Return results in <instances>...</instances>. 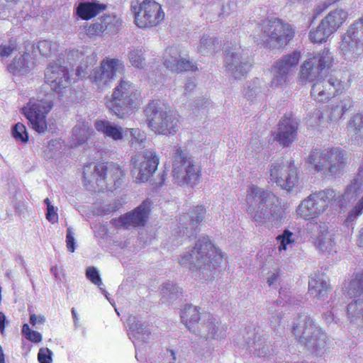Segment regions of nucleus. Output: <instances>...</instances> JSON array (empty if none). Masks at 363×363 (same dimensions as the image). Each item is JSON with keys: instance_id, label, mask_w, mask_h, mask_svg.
Wrapping results in <instances>:
<instances>
[{"instance_id": "nucleus-19", "label": "nucleus", "mask_w": 363, "mask_h": 363, "mask_svg": "<svg viewBox=\"0 0 363 363\" xmlns=\"http://www.w3.org/2000/svg\"><path fill=\"white\" fill-rule=\"evenodd\" d=\"M298 123L292 118L284 117L279 123L277 133H274V138L281 146H289L296 140Z\"/></svg>"}, {"instance_id": "nucleus-15", "label": "nucleus", "mask_w": 363, "mask_h": 363, "mask_svg": "<svg viewBox=\"0 0 363 363\" xmlns=\"http://www.w3.org/2000/svg\"><path fill=\"white\" fill-rule=\"evenodd\" d=\"M270 177L273 182L286 191H291L298 183V169L291 162L273 166Z\"/></svg>"}, {"instance_id": "nucleus-27", "label": "nucleus", "mask_w": 363, "mask_h": 363, "mask_svg": "<svg viewBox=\"0 0 363 363\" xmlns=\"http://www.w3.org/2000/svg\"><path fill=\"white\" fill-rule=\"evenodd\" d=\"M347 18L348 13L345 10L335 9L322 19L323 25H325L334 33L344 24Z\"/></svg>"}, {"instance_id": "nucleus-30", "label": "nucleus", "mask_w": 363, "mask_h": 363, "mask_svg": "<svg viewBox=\"0 0 363 363\" xmlns=\"http://www.w3.org/2000/svg\"><path fill=\"white\" fill-rule=\"evenodd\" d=\"M34 66V61L29 53H25L18 57H15L13 62L9 65V70L13 74H26Z\"/></svg>"}, {"instance_id": "nucleus-21", "label": "nucleus", "mask_w": 363, "mask_h": 363, "mask_svg": "<svg viewBox=\"0 0 363 363\" xmlns=\"http://www.w3.org/2000/svg\"><path fill=\"white\" fill-rule=\"evenodd\" d=\"M121 25L120 19L114 15H104L86 28L89 36L100 35L104 31H116Z\"/></svg>"}, {"instance_id": "nucleus-4", "label": "nucleus", "mask_w": 363, "mask_h": 363, "mask_svg": "<svg viewBox=\"0 0 363 363\" xmlns=\"http://www.w3.org/2000/svg\"><path fill=\"white\" fill-rule=\"evenodd\" d=\"M333 61V53L326 48L311 55L301 66L300 81L303 84L315 81L331 68Z\"/></svg>"}, {"instance_id": "nucleus-42", "label": "nucleus", "mask_w": 363, "mask_h": 363, "mask_svg": "<svg viewBox=\"0 0 363 363\" xmlns=\"http://www.w3.org/2000/svg\"><path fill=\"white\" fill-rule=\"evenodd\" d=\"M128 60L132 66L143 69L145 65V60L141 49H133L128 52Z\"/></svg>"}, {"instance_id": "nucleus-63", "label": "nucleus", "mask_w": 363, "mask_h": 363, "mask_svg": "<svg viewBox=\"0 0 363 363\" xmlns=\"http://www.w3.org/2000/svg\"><path fill=\"white\" fill-rule=\"evenodd\" d=\"M358 242L359 245L363 247V228L360 230Z\"/></svg>"}, {"instance_id": "nucleus-28", "label": "nucleus", "mask_w": 363, "mask_h": 363, "mask_svg": "<svg viewBox=\"0 0 363 363\" xmlns=\"http://www.w3.org/2000/svg\"><path fill=\"white\" fill-rule=\"evenodd\" d=\"M335 196V192L332 189H326L311 194L314 206L315 208H318L319 216L326 211L333 201H336Z\"/></svg>"}, {"instance_id": "nucleus-39", "label": "nucleus", "mask_w": 363, "mask_h": 363, "mask_svg": "<svg viewBox=\"0 0 363 363\" xmlns=\"http://www.w3.org/2000/svg\"><path fill=\"white\" fill-rule=\"evenodd\" d=\"M348 131L363 141V113H357L350 118Z\"/></svg>"}, {"instance_id": "nucleus-26", "label": "nucleus", "mask_w": 363, "mask_h": 363, "mask_svg": "<svg viewBox=\"0 0 363 363\" xmlns=\"http://www.w3.org/2000/svg\"><path fill=\"white\" fill-rule=\"evenodd\" d=\"M352 106L353 101L349 96L333 101L328 106V118L330 121H338Z\"/></svg>"}, {"instance_id": "nucleus-33", "label": "nucleus", "mask_w": 363, "mask_h": 363, "mask_svg": "<svg viewBox=\"0 0 363 363\" xmlns=\"http://www.w3.org/2000/svg\"><path fill=\"white\" fill-rule=\"evenodd\" d=\"M317 209L310 195L298 205L296 213L299 218L304 220L313 219L319 216Z\"/></svg>"}, {"instance_id": "nucleus-56", "label": "nucleus", "mask_w": 363, "mask_h": 363, "mask_svg": "<svg viewBox=\"0 0 363 363\" xmlns=\"http://www.w3.org/2000/svg\"><path fill=\"white\" fill-rule=\"evenodd\" d=\"M14 47L11 45L0 46V56L9 57L13 52Z\"/></svg>"}, {"instance_id": "nucleus-20", "label": "nucleus", "mask_w": 363, "mask_h": 363, "mask_svg": "<svg viewBox=\"0 0 363 363\" xmlns=\"http://www.w3.org/2000/svg\"><path fill=\"white\" fill-rule=\"evenodd\" d=\"M340 50L345 60L356 62L363 56V42L344 33L340 44Z\"/></svg>"}, {"instance_id": "nucleus-29", "label": "nucleus", "mask_w": 363, "mask_h": 363, "mask_svg": "<svg viewBox=\"0 0 363 363\" xmlns=\"http://www.w3.org/2000/svg\"><path fill=\"white\" fill-rule=\"evenodd\" d=\"M345 155L340 147L320 146L312 150L308 159H342Z\"/></svg>"}, {"instance_id": "nucleus-5", "label": "nucleus", "mask_w": 363, "mask_h": 363, "mask_svg": "<svg viewBox=\"0 0 363 363\" xmlns=\"http://www.w3.org/2000/svg\"><path fill=\"white\" fill-rule=\"evenodd\" d=\"M145 113L148 125L154 132L170 135L178 130V119L169 110L157 106L154 103L150 104Z\"/></svg>"}, {"instance_id": "nucleus-64", "label": "nucleus", "mask_w": 363, "mask_h": 363, "mask_svg": "<svg viewBox=\"0 0 363 363\" xmlns=\"http://www.w3.org/2000/svg\"><path fill=\"white\" fill-rule=\"evenodd\" d=\"M0 363H5L4 354L1 346L0 345Z\"/></svg>"}, {"instance_id": "nucleus-62", "label": "nucleus", "mask_w": 363, "mask_h": 363, "mask_svg": "<svg viewBox=\"0 0 363 363\" xmlns=\"http://www.w3.org/2000/svg\"><path fill=\"white\" fill-rule=\"evenodd\" d=\"M278 278V274H273L267 280L268 284L272 285Z\"/></svg>"}, {"instance_id": "nucleus-53", "label": "nucleus", "mask_w": 363, "mask_h": 363, "mask_svg": "<svg viewBox=\"0 0 363 363\" xmlns=\"http://www.w3.org/2000/svg\"><path fill=\"white\" fill-rule=\"evenodd\" d=\"M66 244L68 251L74 252L75 250V240L71 228H68L67 230Z\"/></svg>"}, {"instance_id": "nucleus-12", "label": "nucleus", "mask_w": 363, "mask_h": 363, "mask_svg": "<svg viewBox=\"0 0 363 363\" xmlns=\"http://www.w3.org/2000/svg\"><path fill=\"white\" fill-rule=\"evenodd\" d=\"M151 202L144 201L139 206L130 212L126 213L118 218L111 220V223L116 228L128 229L130 227L143 226L150 211Z\"/></svg>"}, {"instance_id": "nucleus-37", "label": "nucleus", "mask_w": 363, "mask_h": 363, "mask_svg": "<svg viewBox=\"0 0 363 363\" xmlns=\"http://www.w3.org/2000/svg\"><path fill=\"white\" fill-rule=\"evenodd\" d=\"M68 60H84L89 64L95 61L94 52L88 48H82L81 49L72 50L68 54Z\"/></svg>"}, {"instance_id": "nucleus-36", "label": "nucleus", "mask_w": 363, "mask_h": 363, "mask_svg": "<svg viewBox=\"0 0 363 363\" xmlns=\"http://www.w3.org/2000/svg\"><path fill=\"white\" fill-rule=\"evenodd\" d=\"M332 34L333 32L325 25H323L321 21L318 27L311 30L309 38L314 43H322L325 42Z\"/></svg>"}, {"instance_id": "nucleus-14", "label": "nucleus", "mask_w": 363, "mask_h": 363, "mask_svg": "<svg viewBox=\"0 0 363 363\" xmlns=\"http://www.w3.org/2000/svg\"><path fill=\"white\" fill-rule=\"evenodd\" d=\"M300 57V52L294 51L277 62L272 70L273 77L270 84L271 87L274 89L283 88L287 84L290 70L297 65Z\"/></svg>"}, {"instance_id": "nucleus-49", "label": "nucleus", "mask_w": 363, "mask_h": 363, "mask_svg": "<svg viewBox=\"0 0 363 363\" xmlns=\"http://www.w3.org/2000/svg\"><path fill=\"white\" fill-rule=\"evenodd\" d=\"M236 9V3L234 0H224L220 16L227 17L233 13Z\"/></svg>"}, {"instance_id": "nucleus-1", "label": "nucleus", "mask_w": 363, "mask_h": 363, "mask_svg": "<svg viewBox=\"0 0 363 363\" xmlns=\"http://www.w3.org/2000/svg\"><path fill=\"white\" fill-rule=\"evenodd\" d=\"M52 107V94L40 90L22 108V113L33 130L39 134H44L48 130L46 117Z\"/></svg>"}, {"instance_id": "nucleus-61", "label": "nucleus", "mask_w": 363, "mask_h": 363, "mask_svg": "<svg viewBox=\"0 0 363 363\" xmlns=\"http://www.w3.org/2000/svg\"><path fill=\"white\" fill-rule=\"evenodd\" d=\"M309 165H311V169L314 172H320L323 169L322 165H318L317 164H313L312 160H308Z\"/></svg>"}, {"instance_id": "nucleus-8", "label": "nucleus", "mask_w": 363, "mask_h": 363, "mask_svg": "<svg viewBox=\"0 0 363 363\" xmlns=\"http://www.w3.org/2000/svg\"><path fill=\"white\" fill-rule=\"evenodd\" d=\"M125 65L118 59H104L88 76L91 83L98 89L108 88L114 80L116 73L124 72Z\"/></svg>"}, {"instance_id": "nucleus-45", "label": "nucleus", "mask_w": 363, "mask_h": 363, "mask_svg": "<svg viewBox=\"0 0 363 363\" xmlns=\"http://www.w3.org/2000/svg\"><path fill=\"white\" fill-rule=\"evenodd\" d=\"M330 289L329 285L326 281L317 280L316 279L311 278L308 284V291L312 294L315 293V296L320 297L323 292L327 291Z\"/></svg>"}, {"instance_id": "nucleus-57", "label": "nucleus", "mask_w": 363, "mask_h": 363, "mask_svg": "<svg viewBox=\"0 0 363 363\" xmlns=\"http://www.w3.org/2000/svg\"><path fill=\"white\" fill-rule=\"evenodd\" d=\"M88 65H79L77 70H76V74L79 78H84L88 75Z\"/></svg>"}, {"instance_id": "nucleus-38", "label": "nucleus", "mask_w": 363, "mask_h": 363, "mask_svg": "<svg viewBox=\"0 0 363 363\" xmlns=\"http://www.w3.org/2000/svg\"><path fill=\"white\" fill-rule=\"evenodd\" d=\"M219 48L218 41L213 37L203 35L198 46V51L203 55L213 54Z\"/></svg>"}, {"instance_id": "nucleus-10", "label": "nucleus", "mask_w": 363, "mask_h": 363, "mask_svg": "<svg viewBox=\"0 0 363 363\" xmlns=\"http://www.w3.org/2000/svg\"><path fill=\"white\" fill-rule=\"evenodd\" d=\"M292 333L298 342L311 345L316 350L319 340L324 336L323 330L308 315L299 316V323L292 328Z\"/></svg>"}, {"instance_id": "nucleus-58", "label": "nucleus", "mask_w": 363, "mask_h": 363, "mask_svg": "<svg viewBox=\"0 0 363 363\" xmlns=\"http://www.w3.org/2000/svg\"><path fill=\"white\" fill-rule=\"evenodd\" d=\"M6 320L5 314L3 312H0V333L1 335L4 334Z\"/></svg>"}, {"instance_id": "nucleus-24", "label": "nucleus", "mask_w": 363, "mask_h": 363, "mask_svg": "<svg viewBox=\"0 0 363 363\" xmlns=\"http://www.w3.org/2000/svg\"><path fill=\"white\" fill-rule=\"evenodd\" d=\"M106 8L105 4L94 0L82 1L77 7V14L83 20H89L103 12Z\"/></svg>"}, {"instance_id": "nucleus-46", "label": "nucleus", "mask_w": 363, "mask_h": 363, "mask_svg": "<svg viewBox=\"0 0 363 363\" xmlns=\"http://www.w3.org/2000/svg\"><path fill=\"white\" fill-rule=\"evenodd\" d=\"M21 333L26 340L33 343L38 344L43 340L42 335L38 331L31 330L28 323L23 324Z\"/></svg>"}, {"instance_id": "nucleus-23", "label": "nucleus", "mask_w": 363, "mask_h": 363, "mask_svg": "<svg viewBox=\"0 0 363 363\" xmlns=\"http://www.w3.org/2000/svg\"><path fill=\"white\" fill-rule=\"evenodd\" d=\"M270 196V193L267 192L265 191H259V189L255 186L251 185L249 187L247 195V202L249 204V206L247 209V212L250 214H252V206L253 203H258L259 206L266 203L267 199ZM262 211H257L255 215H252L254 220L256 221H262L263 216L262 215Z\"/></svg>"}, {"instance_id": "nucleus-11", "label": "nucleus", "mask_w": 363, "mask_h": 363, "mask_svg": "<svg viewBox=\"0 0 363 363\" xmlns=\"http://www.w3.org/2000/svg\"><path fill=\"white\" fill-rule=\"evenodd\" d=\"M311 88V96L318 102L328 101L332 97L342 94L345 89L344 82L333 76L325 79L322 76L315 79Z\"/></svg>"}, {"instance_id": "nucleus-16", "label": "nucleus", "mask_w": 363, "mask_h": 363, "mask_svg": "<svg viewBox=\"0 0 363 363\" xmlns=\"http://www.w3.org/2000/svg\"><path fill=\"white\" fill-rule=\"evenodd\" d=\"M164 65L172 72H195L198 69L196 65L189 59L182 57L178 48H168L163 57Z\"/></svg>"}, {"instance_id": "nucleus-59", "label": "nucleus", "mask_w": 363, "mask_h": 363, "mask_svg": "<svg viewBox=\"0 0 363 363\" xmlns=\"http://www.w3.org/2000/svg\"><path fill=\"white\" fill-rule=\"evenodd\" d=\"M196 86V84L194 80L191 79H187L186 82L185 83L184 89L186 91H190L193 90Z\"/></svg>"}, {"instance_id": "nucleus-9", "label": "nucleus", "mask_w": 363, "mask_h": 363, "mask_svg": "<svg viewBox=\"0 0 363 363\" xmlns=\"http://www.w3.org/2000/svg\"><path fill=\"white\" fill-rule=\"evenodd\" d=\"M83 175L85 181L90 182L91 177H93L96 183L106 180L107 184L113 182L114 187L116 188L121 184L125 173L120 167L114 164L107 167L104 162H100L96 164L90 162L85 165Z\"/></svg>"}, {"instance_id": "nucleus-32", "label": "nucleus", "mask_w": 363, "mask_h": 363, "mask_svg": "<svg viewBox=\"0 0 363 363\" xmlns=\"http://www.w3.org/2000/svg\"><path fill=\"white\" fill-rule=\"evenodd\" d=\"M137 160H135L134 166H137ZM159 160H142L139 164V172L136 177L137 182H145L153 174L157 169Z\"/></svg>"}, {"instance_id": "nucleus-2", "label": "nucleus", "mask_w": 363, "mask_h": 363, "mask_svg": "<svg viewBox=\"0 0 363 363\" xmlns=\"http://www.w3.org/2000/svg\"><path fill=\"white\" fill-rule=\"evenodd\" d=\"M141 104L139 91L130 81L121 79L115 88L111 99L107 102V106L118 117L124 118L133 108Z\"/></svg>"}, {"instance_id": "nucleus-25", "label": "nucleus", "mask_w": 363, "mask_h": 363, "mask_svg": "<svg viewBox=\"0 0 363 363\" xmlns=\"http://www.w3.org/2000/svg\"><path fill=\"white\" fill-rule=\"evenodd\" d=\"M93 129L89 122L79 121L74 126L72 133V145L79 147L84 144L92 135Z\"/></svg>"}, {"instance_id": "nucleus-44", "label": "nucleus", "mask_w": 363, "mask_h": 363, "mask_svg": "<svg viewBox=\"0 0 363 363\" xmlns=\"http://www.w3.org/2000/svg\"><path fill=\"white\" fill-rule=\"evenodd\" d=\"M11 135L16 142L26 143L28 140V134L26 126L21 123H17L11 130Z\"/></svg>"}, {"instance_id": "nucleus-35", "label": "nucleus", "mask_w": 363, "mask_h": 363, "mask_svg": "<svg viewBox=\"0 0 363 363\" xmlns=\"http://www.w3.org/2000/svg\"><path fill=\"white\" fill-rule=\"evenodd\" d=\"M205 213L206 208L203 206H194L189 213L184 214L180 218V221L186 224V221L189 220L190 225H194L203 220Z\"/></svg>"}, {"instance_id": "nucleus-41", "label": "nucleus", "mask_w": 363, "mask_h": 363, "mask_svg": "<svg viewBox=\"0 0 363 363\" xmlns=\"http://www.w3.org/2000/svg\"><path fill=\"white\" fill-rule=\"evenodd\" d=\"M345 34L363 42V16L352 23Z\"/></svg>"}, {"instance_id": "nucleus-50", "label": "nucleus", "mask_w": 363, "mask_h": 363, "mask_svg": "<svg viewBox=\"0 0 363 363\" xmlns=\"http://www.w3.org/2000/svg\"><path fill=\"white\" fill-rule=\"evenodd\" d=\"M86 276L93 284L97 286L102 284V281L99 272L94 267H89L86 269Z\"/></svg>"}, {"instance_id": "nucleus-6", "label": "nucleus", "mask_w": 363, "mask_h": 363, "mask_svg": "<svg viewBox=\"0 0 363 363\" xmlns=\"http://www.w3.org/2000/svg\"><path fill=\"white\" fill-rule=\"evenodd\" d=\"M134 22L140 28H150L160 25L164 19V12L160 4L144 0L131 5Z\"/></svg>"}, {"instance_id": "nucleus-13", "label": "nucleus", "mask_w": 363, "mask_h": 363, "mask_svg": "<svg viewBox=\"0 0 363 363\" xmlns=\"http://www.w3.org/2000/svg\"><path fill=\"white\" fill-rule=\"evenodd\" d=\"M172 177L179 185H194L199 180L201 169L193 164L192 160H172Z\"/></svg>"}, {"instance_id": "nucleus-31", "label": "nucleus", "mask_w": 363, "mask_h": 363, "mask_svg": "<svg viewBox=\"0 0 363 363\" xmlns=\"http://www.w3.org/2000/svg\"><path fill=\"white\" fill-rule=\"evenodd\" d=\"M94 126L96 130L114 140L122 139L123 134H125L121 127L115 125L108 121L98 120L95 122Z\"/></svg>"}, {"instance_id": "nucleus-55", "label": "nucleus", "mask_w": 363, "mask_h": 363, "mask_svg": "<svg viewBox=\"0 0 363 363\" xmlns=\"http://www.w3.org/2000/svg\"><path fill=\"white\" fill-rule=\"evenodd\" d=\"M45 321V318L43 315H37L35 313L30 315V323L32 326H35L37 324H43Z\"/></svg>"}, {"instance_id": "nucleus-3", "label": "nucleus", "mask_w": 363, "mask_h": 363, "mask_svg": "<svg viewBox=\"0 0 363 363\" xmlns=\"http://www.w3.org/2000/svg\"><path fill=\"white\" fill-rule=\"evenodd\" d=\"M260 39L269 48L286 45L294 36L291 25L277 18H267L259 25Z\"/></svg>"}, {"instance_id": "nucleus-54", "label": "nucleus", "mask_w": 363, "mask_h": 363, "mask_svg": "<svg viewBox=\"0 0 363 363\" xmlns=\"http://www.w3.org/2000/svg\"><path fill=\"white\" fill-rule=\"evenodd\" d=\"M46 218L52 223L57 222L58 214L54 206H48L47 208Z\"/></svg>"}, {"instance_id": "nucleus-7", "label": "nucleus", "mask_w": 363, "mask_h": 363, "mask_svg": "<svg viewBox=\"0 0 363 363\" xmlns=\"http://www.w3.org/2000/svg\"><path fill=\"white\" fill-rule=\"evenodd\" d=\"M223 259V253L211 243L208 238L199 239L191 253L184 255L180 264H185L188 262L194 264L203 261V265L214 267Z\"/></svg>"}, {"instance_id": "nucleus-22", "label": "nucleus", "mask_w": 363, "mask_h": 363, "mask_svg": "<svg viewBox=\"0 0 363 363\" xmlns=\"http://www.w3.org/2000/svg\"><path fill=\"white\" fill-rule=\"evenodd\" d=\"M128 131L130 132V144L131 147L135 150H143L141 151L143 159H158L155 151L152 148H145L146 136L144 132H142L138 128H126L125 133Z\"/></svg>"}, {"instance_id": "nucleus-43", "label": "nucleus", "mask_w": 363, "mask_h": 363, "mask_svg": "<svg viewBox=\"0 0 363 363\" xmlns=\"http://www.w3.org/2000/svg\"><path fill=\"white\" fill-rule=\"evenodd\" d=\"M276 240L279 242V245L278 247L279 252L286 250L288 245H292L295 242L294 233L287 229H285L282 234L279 235Z\"/></svg>"}, {"instance_id": "nucleus-40", "label": "nucleus", "mask_w": 363, "mask_h": 363, "mask_svg": "<svg viewBox=\"0 0 363 363\" xmlns=\"http://www.w3.org/2000/svg\"><path fill=\"white\" fill-rule=\"evenodd\" d=\"M59 45L55 42L49 40H40L38 43V49L40 53L46 57H50L55 54L58 50Z\"/></svg>"}, {"instance_id": "nucleus-17", "label": "nucleus", "mask_w": 363, "mask_h": 363, "mask_svg": "<svg viewBox=\"0 0 363 363\" xmlns=\"http://www.w3.org/2000/svg\"><path fill=\"white\" fill-rule=\"evenodd\" d=\"M45 81L52 91H61L71 82L68 69L56 63L50 64L45 70Z\"/></svg>"}, {"instance_id": "nucleus-51", "label": "nucleus", "mask_w": 363, "mask_h": 363, "mask_svg": "<svg viewBox=\"0 0 363 363\" xmlns=\"http://www.w3.org/2000/svg\"><path fill=\"white\" fill-rule=\"evenodd\" d=\"M253 86H249L245 92V96L248 99H252L254 96H256L258 94L261 92V87L259 86H256V84H259V79H255L253 81Z\"/></svg>"}, {"instance_id": "nucleus-60", "label": "nucleus", "mask_w": 363, "mask_h": 363, "mask_svg": "<svg viewBox=\"0 0 363 363\" xmlns=\"http://www.w3.org/2000/svg\"><path fill=\"white\" fill-rule=\"evenodd\" d=\"M207 327L209 328L207 338H214L216 336V326L214 325L209 324Z\"/></svg>"}, {"instance_id": "nucleus-34", "label": "nucleus", "mask_w": 363, "mask_h": 363, "mask_svg": "<svg viewBox=\"0 0 363 363\" xmlns=\"http://www.w3.org/2000/svg\"><path fill=\"white\" fill-rule=\"evenodd\" d=\"M182 321L191 330L195 324H197L200 319V312L197 307L191 305L186 306L181 315Z\"/></svg>"}, {"instance_id": "nucleus-47", "label": "nucleus", "mask_w": 363, "mask_h": 363, "mask_svg": "<svg viewBox=\"0 0 363 363\" xmlns=\"http://www.w3.org/2000/svg\"><path fill=\"white\" fill-rule=\"evenodd\" d=\"M171 155L174 159H191L194 157L186 146L174 145L171 147Z\"/></svg>"}, {"instance_id": "nucleus-52", "label": "nucleus", "mask_w": 363, "mask_h": 363, "mask_svg": "<svg viewBox=\"0 0 363 363\" xmlns=\"http://www.w3.org/2000/svg\"><path fill=\"white\" fill-rule=\"evenodd\" d=\"M51 352L48 348H40L38 354V359L40 363H51Z\"/></svg>"}, {"instance_id": "nucleus-48", "label": "nucleus", "mask_w": 363, "mask_h": 363, "mask_svg": "<svg viewBox=\"0 0 363 363\" xmlns=\"http://www.w3.org/2000/svg\"><path fill=\"white\" fill-rule=\"evenodd\" d=\"M363 212V196L359 200V201L355 204L354 208L350 212L347 218L345 219V223L347 225L350 223L354 221V220L361 215Z\"/></svg>"}, {"instance_id": "nucleus-18", "label": "nucleus", "mask_w": 363, "mask_h": 363, "mask_svg": "<svg viewBox=\"0 0 363 363\" xmlns=\"http://www.w3.org/2000/svg\"><path fill=\"white\" fill-rule=\"evenodd\" d=\"M225 66L233 77L240 79L247 75L250 69L251 63L240 52L233 51L227 53Z\"/></svg>"}]
</instances>
